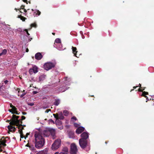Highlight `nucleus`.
I'll list each match as a JSON object with an SVG mask.
<instances>
[{
  "mask_svg": "<svg viewBox=\"0 0 154 154\" xmlns=\"http://www.w3.org/2000/svg\"><path fill=\"white\" fill-rule=\"evenodd\" d=\"M8 82L7 80H5L4 81H3L2 83H0V95H2L5 98L8 97L9 95L8 91L6 89L4 84L6 85Z\"/></svg>",
  "mask_w": 154,
  "mask_h": 154,
  "instance_id": "7ed1b4c3",
  "label": "nucleus"
},
{
  "mask_svg": "<svg viewBox=\"0 0 154 154\" xmlns=\"http://www.w3.org/2000/svg\"><path fill=\"white\" fill-rule=\"evenodd\" d=\"M12 113H13V114L15 113V114H17V115L19 114V113H18L16 111H15L14 112H12Z\"/></svg>",
  "mask_w": 154,
  "mask_h": 154,
  "instance_id": "79ce46f5",
  "label": "nucleus"
},
{
  "mask_svg": "<svg viewBox=\"0 0 154 154\" xmlns=\"http://www.w3.org/2000/svg\"><path fill=\"white\" fill-rule=\"evenodd\" d=\"M67 77H65L64 78L65 80H67Z\"/></svg>",
  "mask_w": 154,
  "mask_h": 154,
  "instance_id": "de8ad7c7",
  "label": "nucleus"
},
{
  "mask_svg": "<svg viewBox=\"0 0 154 154\" xmlns=\"http://www.w3.org/2000/svg\"><path fill=\"white\" fill-rule=\"evenodd\" d=\"M32 38H29V39H28V41L30 42V41L31 40H32Z\"/></svg>",
  "mask_w": 154,
  "mask_h": 154,
  "instance_id": "49530a36",
  "label": "nucleus"
},
{
  "mask_svg": "<svg viewBox=\"0 0 154 154\" xmlns=\"http://www.w3.org/2000/svg\"><path fill=\"white\" fill-rule=\"evenodd\" d=\"M26 52H28L29 51V50L28 48H27L26 50Z\"/></svg>",
  "mask_w": 154,
  "mask_h": 154,
  "instance_id": "603ef678",
  "label": "nucleus"
},
{
  "mask_svg": "<svg viewBox=\"0 0 154 154\" xmlns=\"http://www.w3.org/2000/svg\"><path fill=\"white\" fill-rule=\"evenodd\" d=\"M48 108V107H43V108H44V109H46V108Z\"/></svg>",
  "mask_w": 154,
  "mask_h": 154,
  "instance_id": "bf43d9fd",
  "label": "nucleus"
},
{
  "mask_svg": "<svg viewBox=\"0 0 154 154\" xmlns=\"http://www.w3.org/2000/svg\"><path fill=\"white\" fill-rule=\"evenodd\" d=\"M60 103V100L59 99H56L54 104L55 106H58Z\"/></svg>",
  "mask_w": 154,
  "mask_h": 154,
  "instance_id": "6ab92c4d",
  "label": "nucleus"
},
{
  "mask_svg": "<svg viewBox=\"0 0 154 154\" xmlns=\"http://www.w3.org/2000/svg\"><path fill=\"white\" fill-rule=\"evenodd\" d=\"M31 27H34L36 28L37 27V25L35 23H33L31 24Z\"/></svg>",
  "mask_w": 154,
  "mask_h": 154,
  "instance_id": "cd10ccee",
  "label": "nucleus"
},
{
  "mask_svg": "<svg viewBox=\"0 0 154 154\" xmlns=\"http://www.w3.org/2000/svg\"><path fill=\"white\" fill-rule=\"evenodd\" d=\"M23 21H24L25 19V18L23 16L21 17V18H20Z\"/></svg>",
  "mask_w": 154,
  "mask_h": 154,
  "instance_id": "58836bf2",
  "label": "nucleus"
},
{
  "mask_svg": "<svg viewBox=\"0 0 154 154\" xmlns=\"http://www.w3.org/2000/svg\"><path fill=\"white\" fill-rule=\"evenodd\" d=\"M17 31H19L20 32H22V30L20 28H19L17 29Z\"/></svg>",
  "mask_w": 154,
  "mask_h": 154,
  "instance_id": "f704fd0d",
  "label": "nucleus"
},
{
  "mask_svg": "<svg viewBox=\"0 0 154 154\" xmlns=\"http://www.w3.org/2000/svg\"><path fill=\"white\" fill-rule=\"evenodd\" d=\"M39 154H47L48 150L46 149H45L38 152Z\"/></svg>",
  "mask_w": 154,
  "mask_h": 154,
  "instance_id": "aec40b11",
  "label": "nucleus"
},
{
  "mask_svg": "<svg viewBox=\"0 0 154 154\" xmlns=\"http://www.w3.org/2000/svg\"><path fill=\"white\" fill-rule=\"evenodd\" d=\"M42 57V55L40 52L36 53L35 55V58L37 60H40Z\"/></svg>",
  "mask_w": 154,
  "mask_h": 154,
  "instance_id": "1a4fd4ad",
  "label": "nucleus"
},
{
  "mask_svg": "<svg viewBox=\"0 0 154 154\" xmlns=\"http://www.w3.org/2000/svg\"><path fill=\"white\" fill-rule=\"evenodd\" d=\"M72 50L73 53L74 54V55L76 57H78L76 56V53L77 52V48L75 47H72Z\"/></svg>",
  "mask_w": 154,
  "mask_h": 154,
  "instance_id": "dca6fc26",
  "label": "nucleus"
},
{
  "mask_svg": "<svg viewBox=\"0 0 154 154\" xmlns=\"http://www.w3.org/2000/svg\"><path fill=\"white\" fill-rule=\"evenodd\" d=\"M148 94V93L147 92H146L145 91H144V92H143L142 93V94H141V96H144L146 98V99L147 100H149V99H148V98L147 97V96H146V95H147Z\"/></svg>",
  "mask_w": 154,
  "mask_h": 154,
  "instance_id": "412c9836",
  "label": "nucleus"
},
{
  "mask_svg": "<svg viewBox=\"0 0 154 154\" xmlns=\"http://www.w3.org/2000/svg\"><path fill=\"white\" fill-rule=\"evenodd\" d=\"M54 46L57 48L59 50H61L62 48V46L61 43L59 44L58 45L55 43Z\"/></svg>",
  "mask_w": 154,
  "mask_h": 154,
  "instance_id": "f8f14e48",
  "label": "nucleus"
},
{
  "mask_svg": "<svg viewBox=\"0 0 154 154\" xmlns=\"http://www.w3.org/2000/svg\"><path fill=\"white\" fill-rule=\"evenodd\" d=\"M82 38L84 39L85 38V36L84 35H83L82 36Z\"/></svg>",
  "mask_w": 154,
  "mask_h": 154,
  "instance_id": "5fc2aeb1",
  "label": "nucleus"
},
{
  "mask_svg": "<svg viewBox=\"0 0 154 154\" xmlns=\"http://www.w3.org/2000/svg\"><path fill=\"white\" fill-rule=\"evenodd\" d=\"M21 118H22L21 120H23L25 119L26 118V117L24 116H22Z\"/></svg>",
  "mask_w": 154,
  "mask_h": 154,
  "instance_id": "ea45409f",
  "label": "nucleus"
},
{
  "mask_svg": "<svg viewBox=\"0 0 154 154\" xmlns=\"http://www.w3.org/2000/svg\"><path fill=\"white\" fill-rule=\"evenodd\" d=\"M3 55L2 53H0V56H1L2 55Z\"/></svg>",
  "mask_w": 154,
  "mask_h": 154,
  "instance_id": "680f3d73",
  "label": "nucleus"
},
{
  "mask_svg": "<svg viewBox=\"0 0 154 154\" xmlns=\"http://www.w3.org/2000/svg\"><path fill=\"white\" fill-rule=\"evenodd\" d=\"M58 119L60 120L63 119L64 118V117L63 116L62 112H59L58 114H57Z\"/></svg>",
  "mask_w": 154,
  "mask_h": 154,
  "instance_id": "4468645a",
  "label": "nucleus"
},
{
  "mask_svg": "<svg viewBox=\"0 0 154 154\" xmlns=\"http://www.w3.org/2000/svg\"><path fill=\"white\" fill-rule=\"evenodd\" d=\"M11 108L14 111H16L17 109V108L15 107L14 106H12V107H11Z\"/></svg>",
  "mask_w": 154,
  "mask_h": 154,
  "instance_id": "c9c22d12",
  "label": "nucleus"
},
{
  "mask_svg": "<svg viewBox=\"0 0 154 154\" xmlns=\"http://www.w3.org/2000/svg\"><path fill=\"white\" fill-rule=\"evenodd\" d=\"M77 125V124L76 123H74V125L75 126H76V125Z\"/></svg>",
  "mask_w": 154,
  "mask_h": 154,
  "instance_id": "4d7b16f0",
  "label": "nucleus"
},
{
  "mask_svg": "<svg viewBox=\"0 0 154 154\" xmlns=\"http://www.w3.org/2000/svg\"><path fill=\"white\" fill-rule=\"evenodd\" d=\"M55 64L54 63L49 62L45 63L44 68L46 70L48 71L55 67Z\"/></svg>",
  "mask_w": 154,
  "mask_h": 154,
  "instance_id": "423d86ee",
  "label": "nucleus"
},
{
  "mask_svg": "<svg viewBox=\"0 0 154 154\" xmlns=\"http://www.w3.org/2000/svg\"><path fill=\"white\" fill-rule=\"evenodd\" d=\"M55 42H56V44H60L61 43V41L60 39L59 38H57L55 40Z\"/></svg>",
  "mask_w": 154,
  "mask_h": 154,
  "instance_id": "b1692460",
  "label": "nucleus"
},
{
  "mask_svg": "<svg viewBox=\"0 0 154 154\" xmlns=\"http://www.w3.org/2000/svg\"><path fill=\"white\" fill-rule=\"evenodd\" d=\"M48 121L49 122L51 123H52L54 124V121L51 119H49L48 120Z\"/></svg>",
  "mask_w": 154,
  "mask_h": 154,
  "instance_id": "c756f323",
  "label": "nucleus"
},
{
  "mask_svg": "<svg viewBox=\"0 0 154 154\" xmlns=\"http://www.w3.org/2000/svg\"><path fill=\"white\" fill-rule=\"evenodd\" d=\"M143 91V90H141L140 88L139 89V91Z\"/></svg>",
  "mask_w": 154,
  "mask_h": 154,
  "instance_id": "3c124183",
  "label": "nucleus"
},
{
  "mask_svg": "<svg viewBox=\"0 0 154 154\" xmlns=\"http://www.w3.org/2000/svg\"><path fill=\"white\" fill-rule=\"evenodd\" d=\"M10 106H11V107H12V106H13L11 104V105H10Z\"/></svg>",
  "mask_w": 154,
  "mask_h": 154,
  "instance_id": "e2e57ef3",
  "label": "nucleus"
},
{
  "mask_svg": "<svg viewBox=\"0 0 154 154\" xmlns=\"http://www.w3.org/2000/svg\"><path fill=\"white\" fill-rule=\"evenodd\" d=\"M46 112L47 113L48 112V109L46 110Z\"/></svg>",
  "mask_w": 154,
  "mask_h": 154,
  "instance_id": "052dcab7",
  "label": "nucleus"
},
{
  "mask_svg": "<svg viewBox=\"0 0 154 154\" xmlns=\"http://www.w3.org/2000/svg\"><path fill=\"white\" fill-rule=\"evenodd\" d=\"M29 72L30 74H32L33 73H34L33 69L32 68H31L29 69Z\"/></svg>",
  "mask_w": 154,
  "mask_h": 154,
  "instance_id": "bb28decb",
  "label": "nucleus"
},
{
  "mask_svg": "<svg viewBox=\"0 0 154 154\" xmlns=\"http://www.w3.org/2000/svg\"><path fill=\"white\" fill-rule=\"evenodd\" d=\"M24 6L22 5V6H21V8L22 9H23V11H24V12H25V13H26V12L27 11L26 10V9H24Z\"/></svg>",
  "mask_w": 154,
  "mask_h": 154,
  "instance_id": "c85d7f7f",
  "label": "nucleus"
},
{
  "mask_svg": "<svg viewBox=\"0 0 154 154\" xmlns=\"http://www.w3.org/2000/svg\"><path fill=\"white\" fill-rule=\"evenodd\" d=\"M29 133H26V137H27L28 135H29Z\"/></svg>",
  "mask_w": 154,
  "mask_h": 154,
  "instance_id": "09e8293b",
  "label": "nucleus"
},
{
  "mask_svg": "<svg viewBox=\"0 0 154 154\" xmlns=\"http://www.w3.org/2000/svg\"><path fill=\"white\" fill-rule=\"evenodd\" d=\"M137 87H138V86H134V87H133V88H134V89H135V88H136Z\"/></svg>",
  "mask_w": 154,
  "mask_h": 154,
  "instance_id": "864d4df0",
  "label": "nucleus"
},
{
  "mask_svg": "<svg viewBox=\"0 0 154 154\" xmlns=\"http://www.w3.org/2000/svg\"><path fill=\"white\" fill-rule=\"evenodd\" d=\"M14 125H8L7 127L8 129L11 132H14L16 131V128L13 126Z\"/></svg>",
  "mask_w": 154,
  "mask_h": 154,
  "instance_id": "9d476101",
  "label": "nucleus"
},
{
  "mask_svg": "<svg viewBox=\"0 0 154 154\" xmlns=\"http://www.w3.org/2000/svg\"><path fill=\"white\" fill-rule=\"evenodd\" d=\"M38 93V92L37 91H33L32 92V93H33V94H36L37 93Z\"/></svg>",
  "mask_w": 154,
  "mask_h": 154,
  "instance_id": "a19ab883",
  "label": "nucleus"
},
{
  "mask_svg": "<svg viewBox=\"0 0 154 154\" xmlns=\"http://www.w3.org/2000/svg\"><path fill=\"white\" fill-rule=\"evenodd\" d=\"M139 87H141V85L140 84H139Z\"/></svg>",
  "mask_w": 154,
  "mask_h": 154,
  "instance_id": "0e129e2a",
  "label": "nucleus"
},
{
  "mask_svg": "<svg viewBox=\"0 0 154 154\" xmlns=\"http://www.w3.org/2000/svg\"><path fill=\"white\" fill-rule=\"evenodd\" d=\"M82 138L79 140V145L82 148L85 149L86 151L90 149V146L87 139L88 138V134L87 132H83L81 134Z\"/></svg>",
  "mask_w": 154,
  "mask_h": 154,
  "instance_id": "f257e3e1",
  "label": "nucleus"
},
{
  "mask_svg": "<svg viewBox=\"0 0 154 154\" xmlns=\"http://www.w3.org/2000/svg\"><path fill=\"white\" fill-rule=\"evenodd\" d=\"M76 145L75 143L71 144L70 146V153L71 154H76L77 152Z\"/></svg>",
  "mask_w": 154,
  "mask_h": 154,
  "instance_id": "0eeeda50",
  "label": "nucleus"
},
{
  "mask_svg": "<svg viewBox=\"0 0 154 154\" xmlns=\"http://www.w3.org/2000/svg\"><path fill=\"white\" fill-rule=\"evenodd\" d=\"M10 28H11L10 27H7V29H8V30H9V29Z\"/></svg>",
  "mask_w": 154,
  "mask_h": 154,
  "instance_id": "6e6d98bb",
  "label": "nucleus"
},
{
  "mask_svg": "<svg viewBox=\"0 0 154 154\" xmlns=\"http://www.w3.org/2000/svg\"><path fill=\"white\" fill-rule=\"evenodd\" d=\"M52 34L53 35H55V33H52Z\"/></svg>",
  "mask_w": 154,
  "mask_h": 154,
  "instance_id": "69168bd1",
  "label": "nucleus"
},
{
  "mask_svg": "<svg viewBox=\"0 0 154 154\" xmlns=\"http://www.w3.org/2000/svg\"><path fill=\"white\" fill-rule=\"evenodd\" d=\"M61 142V140L60 139L55 140L51 145L52 150H55L58 149L60 146Z\"/></svg>",
  "mask_w": 154,
  "mask_h": 154,
  "instance_id": "39448f33",
  "label": "nucleus"
},
{
  "mask_svg": "<svg viewBox=\"0 0 154 154\" xmlns=\"http://www.w3.org/2000/svg\"><path fill=\"white\" fill-rule=\"evenodd\" d=\"M71 119H74L75 121H76L77 120V119L76 118L75 116H73V117H72L71 118Z\"/></svg>",
  "mask_w": 154,
  "mask_h": 154,
  "instance_id": "473e14b6",
  "label": "nucleus"
},
{
  "mask_svg": "<svg viewBox=\"0 0 154 154\" xmlns=\"http://www.w3.org/2000/svg\"><path fill=\"white\" fill-rule=\"evenodd\" d=\"M58 128L61 130L63 128V126L62 125L59 128Z\"/></svg>",
  "mask_w": 154,
  "mask_h": 154,
  "instance_id": "c03bdc74",
  "label": "nucleus"
},
{
  "mask_svg": "<svg viewBox=\"0 0 154 154\" xmlns=\"http://www.w3.org/2000/svg\"><path fill=\"white\" fill-rule=\"evenodd\" d=\"M62 151L64 152L65 153H67L68 151V148L67 147H63L62 149Z\"/></svg>",
  "mask_w": 154,
  "mask_h": 154,
  "instance_id": "5701e85b",
  "label": "nucleus"
},
{
  "mask_svg": "<svg viewBox=\"0 0 154 154\" xmlns=\"http://www.w3.org/2000/svg\"><path fill=\"white\" fill-rule=\"evenodd\" d=\"M32 69H33L34 73H36L38 72V67L37 66L34 65L32 67Z\"/></svg>",
  "mask_w": 154,
  "mask_h": 154,
  "instance_id": "a211bd4d",
  "label": "nucleus"
},
{
  "mask_svg": "<svg viewBox=\"0 0 154 154\" xmlns=\"http://www.w3.org/2000/svg\"><path fill=\"white\" fill-rule=\"evenodd\" d=\"M24 31H25L26 32V34L27 35H26L27 37H28L29 35V34L28 33V30L27 29H25L24 30Z\"/></svg>",
  "mask_w": 154,
  "mask_h": 154,
  "instance_id": "2f4dec72",
  "label": "nucleus"
},
{
  "mask_svg": "<svg viewBox=\"0 0 154 154\" xmlns=\"http://www.w3.org/2000/svg\"><path fill=\"white\" fill-rule=\"evenodd\" d=\"M63 113L65 116H67L68 114V112L67 110H64L63 111Z\"/></svg>",
  "mask_w": 154,
  "mask_h": 154,
  "instance_id": "a878e982",
  "label": "nucleus"
},
{
  "mask_svg": "<svg viewBox=\"0 0 154 154\" xmlns=\"http://www.w3.org/2000/svg\"><path fill=\"white\" fill-rule=\"evenodd\" d=\"M23 129V127H22V129H20L19 130V131L20 132V137L22 138H23L24 137V136H23V134L22 130V129Z\"/></svg>",
  "mask_w": 154,
  "mask_h": 154,
  "instance_id": "4be33fe9",
  "label": "nucleus"
},
{
  "mask_svg": "<svg viewBox=\"0 0 154 154\" xmlns=\"http://www.w3.org/2000/svg\"><path fill=\"white\" fill-rule=\"evenodd\" d=\"M85 128L82 126L78 127L76 131V132L77 134H80L85 130Z\"/></svg>",
  "mask_w": 154,
  "mask_h": 154,
  "instance_id": "6e6552de",
  "label": "nucleus"
},
{
  "mask_svg": "<svg viewBox=\"0 0 154 154\" xmlns=\"http://www.w3.org/2000/svg\"><path fill=\"white\" fill-rule=\"evenodd\" d=\"M35 147L38 149L42 147L45 144V139L40 133L35 134Z\"/></svg>",
  "mask_w": 154,
  "mask_h": 154,
  "instance_id": "f03ea898",
  "label": "nucleus"
},
{
  "mask_svg": "<svg viewBox=\"0 0 154 154\" xmlns=\"http://www.w3.org/2000/svg\"><path fill=\"white\" fill-rule=\"evenodd\" d=\"M7 49H4L2 51V55H5L7 54Z\"/></svg>",
  "mask_w": 154,
  "mask_h": 154,
  "instance_id": "393cba45",
  "label": "nucleus"
},
{
  "mask_svg": "<svg viewBox=\"0 0 154 154\" xmlns=\"http://www.w3.org/2000/svg\"><path fill=\"white\" fill-rule=\"evenodd\" d=\"M0 141L2 145L4 147L6 146V143L7 142V140L6 139H5V137H3L0 139Z\"/></svg>",
  "mask_w": 154,
  "mask_h": 154,
  "instance_id": "9b49d317",
  "label": "nucleus"
},
{
  "mask_svg": "<svg viewBox=\"0 0 154 154\" xmlns=\"http://www.w3.org/2000/svg\"><path fill=\"white\" fill-rule=\"evenodd\" d=\"M5 139H6L7 142L8 140H10V138L8 137H5Z\"/></svg>",
  "mask_w": 154,
  "mask_h": 154,
  "instance_id": "72a5a7b5",
  "label": "nucleus"
},
{
  "mask_svg": "<svg viewBox=\"0 0 154 154\" xmlns=\"http://www.w3.org/2000/svg\"><path fill=\"white\" fill-rule=\"evenodd\" d=\"M37 13L35 15H39L41 14V12L38 10L36 11Z\"/></svg>",
  "mask_w": 154,
  "mask_h": 154,
  "instance_id": "7c9ffc66",
  "label": "nucleus"
},
{
  "mask_svg": "<svg viewBox=\"0 0 154 154\" xmlns=\"http://www.w3.org/2000/svg\"><path fill=\"white\" fill-rule=\"evenodd\" d=\"M43 134L44 136L46 137H48L49 136L50 133L49 131L46 130H44L43 131Z\"/></svg>",
  "mask_w": 154,
  "mask_h": 154,
  "instance_id": "f3484780",
  "label": "nucleus"
},
{
  "mask_svg": "<svg viewBox=\"0 0 154 154\" xmlns=\"http://www.w3.org/2000/svg\"><path fill=\"white\" fill-rule=\"evenodd\" d=\"M66 89H64V90H63L62 91H61L62 92H64V91H65L66 90H67L68 89L67 88H66Z\"/></svg>",
  "mask_w": 154,
  "mask_h": 154,
  "instance_id": "a18cd8bd",
  "label": "nucleus"
},
{
  "mask_svg": "<svg viewBox=\"0 0 154 154\" xmlns=\"http://www.w3.org/2000/svg\"><path fill=\"white\" fill-rule=\"evenodd\" d=\"M23 1L24 2H26L27 4H28L27 2H28V1H27V0H23Z\"/></svg>",
  "mask_w": 154,
  "mask_h": 154,
  "instance_id": "37998d69",
  "label": "nucleus"
},
{
  "mask_svg": "<svg viewBox=\"0 0 154 154\" xmlns=\"http://www.w3.org/2000/svg\"><path fill=\"white\" fill-rule=\"evenodd\" d=\"M26 94V93H23L22 94H21V95H20V97H23L24 95H25V94Z\"/></svg>",
  "mask_w": 154,
  "mask_h": 154,
  "instance_id": "4c0bfd02",
  "label": "nucleus"
},
{
  "mask_svg": "<svg viewBox=\"0 0 154 154\" xmlns=\"http://www.w3.org/2000/svg\"><path fill=\"white\" fill-rule=\"evenodd\" d=\"M46 75L44 74H42L41 75L39 78V81H43L45 79Z\"/></svg>",
  "mask_w": 154,
  "mask_h": 154,
  "instance_id": "2eb2a0df",
  "label": "nucleus"
},
{
  "mask_svg": "<svg viewBox=\"0 0 154 154\" xmlns=\"http://www.w3.org/2000/svg\"><path fill=\"white\" fill-rule=\"evenodd\" d=\"M53 115L54 116V117L56 119V120L55 121L56 124V125L61 124V122L60 120H57V119H58L57 115V116H56L55 114H53Z\"/></svg>",
  "mask_w": 154,
  "mask_h": 154,
  "instance_id": "ddd939ff",
  "label": "nucleus"
},
{
  "mask_svg": "<svg viewBox=\"0 0 154 154\" xmlns=\"http://www.w3.org/2000/svg\"><path fill=\"white\" fill-rule=\"evenodd\" d=\"M26 114V112H23V115H25V114Z\"/></svg>",
  "mask_w": 154,
  "mask_h": 154,
  "instance_id": "13d9d810",
  "label": "nucleus"
},
{
  "mask_svg": "<svg viewBox=\"0 0 154 154\" xmlns=\"http://www.w3.org/2000/svg\"><path fill=\"white\" fill-rule=\"evenodd\" d=\"M13 118L11 119V122L10 123V124L12 125H16L18 127V128L20 129L21 126L22 125L20 124V122L22 123V122L21 121L20 119H18L19 118V116H16L15 115H13Z\"/></svg>",
  "mask_w": 154,
  "mask_h": 154,
  "instance_id": "20e7f679",
  "label": "nucleus"
},
{
  "mask_svg": "<svg viewBox=\"0 0 154 154\" xmlns=\"http://www.w3.org/2000/svg\"><path fill=\"white\" fill-rule=\"evenodd\" d=\"M54 154H59V152H57Z\"/></svg>",
  "mask_w": 154,
  "mask_h": 154,
  "instance_id": "8fccbe9b",
  "label": "nucleus"
},
{
  "mask_svg": "<svg viewBox=\"0 0 154 154\" xmlns=\"http://www.w3.org/2000/svg\"><path fill=\"white\" fill-rule=\"evenodd\" d=\"M34 149V147H33V148L32 149L33 150V149Z\"/></svg>",
  "mask_w": 154,
  "mask_h": 154,
  "instance_id": "338daca9",
  "label": "nucleus"
},
{
  "mask_svg": "<svg viewBox=\"0 0 154 154\" xmlns=\"http://www.w3.org/2000/svg\"><path fill=\"white\" fill-rule=\"evenodd\" d=\"M28 105L31 106H32L34 105V103H28Z\"/></svg>",
  "mask_w": 154,
  "mask_h": 154,
  "instance_id": "e433bc0d",
  "label": "nucleus"
},
{
  "mask_svg": "<svg viewBox=\"0 0 154 154\" xmlns=\"http://www.w3.org/2000/svg\"><path fill=\"white\" fill-rule=\"evenodd\" d=\"M32 11H34V10H33V9H32Z\"/></svg>",
  "mask_w": 154,
  "mask_h": 154,
  "instance_id": "774afa93",
  "label": "nucleus"
}]
</instances>
